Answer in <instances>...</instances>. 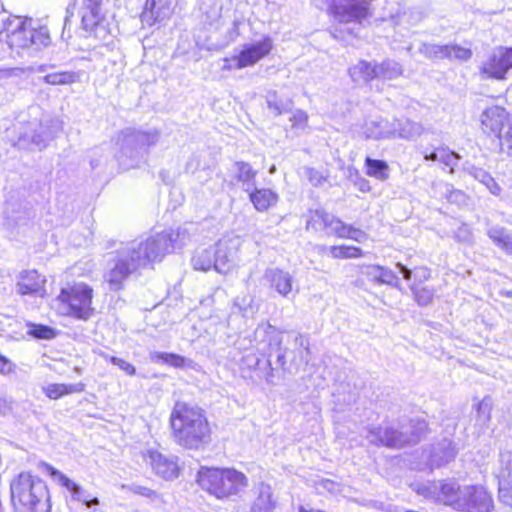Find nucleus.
<instances>
[{"instance_id": "15", "label": "nucleus", "mask_w": 512, "mask_h": 512, "mask_svg": "<svg viewBox=\"0 0 512 512\" xmlns=\"http://www.w3.org/2000/svg\"><path fill=\"white\" fill-rule=\"evenodd\" d=\"M395 124L382 116L367 117L360 125L358 135L362 139L382 140L393 138Z\"/></svg>"}, {"instance_id": "18", "label": "nucleus", "mask_w": 512, "mask_h": 512, "mask_svg": "<svg viewBox=\"0 0 512 512\" xmlns=\"http://www.w3.org/2000/svg\"><path fill=\"white\" fill-rule=\"evenodd\" d=\"M175 0H146L141 15L142 22L153 25L169 19L174 11Z\"/></svg>"}, {"instance_id": "47", "label": "nucleus", "mask_w": 512, "mask_h": 512, "mask_svg": "<svg viewBox=\"0 0 512 512\" xmlns=\"http://www.w3.org/2000/svg\"><path fill=\"white\" fill-rule=\"evenodd\" d=\"M29 333L38 339H51L55 336L54 330L44 325H33Z\"/></svg>"}, {"instance_id": "53", "label": "nucleus", "mask_w": 512, "mask_h": 512, "mask_svg": "<svg viewBox=\"0 0 512 512\" xmlns=\"http://www.w3.org/2000/svg\"><path fill=\"white\" fill-rule=\"evenodd\" d=\"M290 121L294 127L304 128L307 125L308 115L303 110H296L290 118Z\"/></svg>"}, {"instance_id": "58", "label": "nucleus", "mask_w": 512, "mask_h": 512, "mask_svg": "<svg viewBox=\"0 0 512 512\" xmlns=\"http://www.w3.org/2000/svg\"><path fill=\"white\" fill-rule=\"evenodd\" d=\"M504 142L507 145L509 153L512 154V121L508 123V128L504 134Z\"/></svg>"}, {"instance_id": "63", "label": "nucleus", "mask_w": 512, "mask_h": 512, "mask_svg": "<svg viewBox=\"0 0 512 512\" xmlns=\"http://www.w3.org/2000/svg\"><path fill=\"white\" fill-rule=\"evenodd\" d=\"M299 512H325V511L315 510V509H306L305 507L300 506Z\"/></svg>"}, {"instance_id": "24", "label": "nucleus", "mask_w": 512, "mask_h": 512, "mask_svg": "<svg viewBox=\"0 0 512 512\" xmlns=\"http://www.w3.org/2000/svg\"><path fill=\"white\" fill-rule=\"evenodd\" d=\"M247 193L249 194V199L254 208L259 212L267 211L269 207L276 204L278 201V195L270 189H257L254 186V188L247 191Z\"/></svg>"}, {"instance_id": "19", "label": "nucleus", "mask_w": 512, "mask_h": 512, "mask_svg": "<svg viewBox=\"0 0 512 512\" xmlns=\"http://www.w3.org/2000/svg\"><path fill=\"white\" fill-rule=\"evenodd\" d=\"M46 279L36 270L22 271L16 283L17 292L21 295H45Z\"/></svg>"}, {"instance_id": "16", "label": "nucleus", "mask_w": 512, "mask_h": 512, "mask_svg": "<svg viewBox=\"0 0 512 512\" xmlns=\"http://www.w3.org/2000/svg\"><path fill=\"white\" fill-rule=\"evenodd\" d=\"M263 279L271 289L284 298L289 299L298 293V288L294 289L293 276L286 270L278 267L267 268Z\"/></svg>"}, {"instance_id": "17", "label": "nucleus", "mask_w": 512, "mask_h": 512, "mask_svg": "<svg viewBox=\"0 0 512 512\" xmlns=\"http://www.w3.org/2000/svg\"><path fill=\"white\" fill-rule=\"evenodd\" d=\"M273 49V41L269 36H265L262 40L245 44L238 54V66H253L258 61L267 56Z\"/></svg>"}, {"instance_id": "52", "label": "nucleus", "mask_w": 512, "mask_h": 512, "mask_svg": "<svg viewBox=\"0 0 512 512\" xmlns=\"http://www.w3.org/2000/svg\"><path fill=\"white\" fill-rule=\"evenodd\" d=\"M109 360L111 361V363L118 366L127 375H129V376L135 375L136 369H135L134 365L127 362L126 360L118 358V357H114V356L109 357Z\"/></svg>"}, {"instance_id": "3", "label": "nucleus", "mask_w": 512, "mask_h": 512, "mask_svg": "<svg viewBox=\"0 0 512 512\" xmlns=\"http://www.w3.org/2000/svg\"><path fill=\"white\" fill-rule=\"evenodd\" d=\"M174 442L189 450H198L210 441V426L203 409L176 402L169 418Z\"/></svg>"}, {"instance_id": "1", "label": "nucleus", "mask_w": 512, "mask_h": 512, "mask_svg": "<svg viewBox=\"0 0 512 512\" xmlns=\"http://www.w3.org/2000/svg\"><path fill=\"white\" fill-rule=\"evenodd\" d=\"M190 238L186 226L148 237L144 241H133L117 252L112 268L105 275L112 290H119L123 281L138 268L150 262L160 261L175 248L184 246Z\"/></svg>"}, {"instance_id": "50", "label": "nucleus", "mask_w": 512, "mask_h": 512, "mask_svg": "<svg viewBox=\"0 0 512 512\" xmlns=\"http://www.w3.org/2000/svg\"><path fill=\"white\" fill-rule=\"evenodd\" d=\"M490 411V404L486 400H483L480 403H478L477 415L478 420L482 423V425H485L490 420Z\"/></svg>"}, {"instance_id": "44", "label": "nucleus", "mask_w": 512, "mask_h": 512, "mask_svg": "<svg viewBox=\"0 0 512 512\" xmlns=\"http://www.w3.org/2000/svg\"><path fill=\"white\" fill-rule=\"evenodd\" d=\"M435 157L438 159L437 161L450 167H453L460 158L457 153L450 151L447 148H438V154H436Z\"/></svg>"}, {"instance_id": "46", "label": "nucleus", "mask_w": 512, "mask_h": 512, "mask_svg": "<svg viewBox=\"0 0 512 512\" xmlns=\"http://www.w3.org/2000/svg\"><path fill=\"white\" fill-rule=\"evenodd\" d=\"M294 344L297 348L303 350L300 352L301 358L305 363H308V356L310 355L309 339L303 334H298L294 339Z\"/></svg>"}, {"instance_id": "11", "label": "nucleus", "mask_w": 512, "mask_h": 512, "mask_svg": "<svg viewBox=\"0 0 512 512\" xmlns=\"http://www.w3.org/2000/svg\"><path fill=\"white\" fill-rule=\"evenodd\" d=\"M241 245L242 239L235 234L225 235L215 244L213 248L217 272L227 273L230 270Z\"/></svg>"}, {"instance_id": "22", "label": "nucleus", "mask_w": 512, "mask_h": 512, "mask_svg": "<svg viewBox=\"0 0 512 512\" xmlns=\"http://www.w3.org/2000/svg\"><path fill=\"white\" fill-rule=\"evenodd\" d=\"M395 134L393 138H400L408 141L418 139L424 132V127L420 122L413 121L408 118L394 119Z\"/></svg>"}, {"instance_id": "10", "label": "nucleus", "mask_w": 512, "mask_h": 512, "mask_svg": "<svg viewBox=\"0 0 512 512\" xmlns=\"http://www.w3.org/2000/svg\"><path fill=\"white\" fill-rule=\"evenodd\" d=\"M79 6L82 28L89 36L106 42L110 36L104 16L101 14V0H75Z\"/></svg>"}, {"instance_id": "8", "label": "nucleus", "mask_w": 512, "mask_h": 512, "mask_svg": "<svg viewBox=\"0 0 512 512\" xmlns=\"http://www.w3.org/2000/svg\"><path fill=\"white\" fill-rule=\"evenodd\" d=\"M93 289L85 283H76L63 288L58 296L62 312L76 319L87 320L93 314L91 307Z\"/></svg>"}, {"instance_id": "21", "label": "nucleus", "mask_w": 512, "mask_h": 512, "mask_svg": "<svg viewBox=\"0 0 512 512\" xmlns=\"http://www.w3.org/2000/svg\"><path fill=\"white\" fill-rule=\"evenodd\" d=\"M43 466L45 467L46 471L50 474V476L53 477V479L59 485L65 487L72 493L73 499L81 501L84 505H86L89 508L100 503L97 497H94L92 499L82 498V489L78 484H76L74 481L69 479L66 475H64L51 465L44 463Z\"/></svg>"}, {"instance_id": "42", "label": "nucleus", "mask_w": 512, "mask_h": 512, "mask_svg": "<svg viewBox=\"0 0 512 512\" xmlns=\"http://www.w3.org/2000/svg\"><path fill=\"white\" fill-rule=\"evenodd\" d=\"M327 212L323 209L310 210L306 222V230H323Z\"/></svg>"}, {"instance_id": "4", "label": "nucleus", "mask_w": 512, "mask_h": 512, "mask_svg": "<svg viewBox=\"0 0 512 512\" xmlns=\"http://www.w3.org/2000/svg\"><path fill=\"white\" fill-rule=\"evenodd\" d=\"M10 495L15 512H51L48 487L38 476L18 474L10 482Z\"/></svg>"}, {"instance_id": "36", "label": "nucleus", "mask_w": 512, "mask_h": 512, "mask_svg": "<svg viewBox=\"0 0 512 512\" xmlns=\"http://www.w3.org/2000/svg\"><path fill=\"white\" fill-rule=\"evenodd\" d=\"M149 358L152 362H162L176 368L183 367L187 361L186 358L181 355L158 351L150 352Z\"/></svg>"}, {"instance_id": "64", "label": "nucleus", "mask_w": 512, "mask_h": 512, "mask_svg": "<svg viewBox=\"0 0 512 512\" xmlns=\"http://www.w3.org/2000/svg\"><path fill=\"white\" fill-rule=\"evenodd\" d=\"M46 68H47V65H40V66L37 68V71H38V72H44V71H46Z\"/></svg>"}, {"instance_id": "6", "label": "nucleus", "mask_w": 512, "mask_h": 512, "mask_svg": "<svg viewBox=\"0 0 512 512\" xmlns=\"http://www.w3.org/2000/svg\"><path fill=\"white\" fill-rule=\"evenodd\" d=\"M199 486L217 499H229L248 486L246 475L234 468L201 467L197 474Z\"/></svg>"}, {"instance_id": "35", "label": "nucleus", "mask_w": 512, "mask_h": 512, "mask_svg": "<svg viewBox=\"0 0 512 512\" xmlns=\"http://www.w3.org/2000/svg\"><path fill=\"white\" fill-rule=\"evenodd\" d=\"M43 81L50 85H68L79 81V74L73 71L54 72L45 75Z\"/></svg>"}, {"instance_id": "51", "label": "nucleus", "mask_w": 512, "mask_h": 512, "mask_svg": "<svg viewBox=\"0 0 512 512\" xmlns=\"http://www.w3.org/2000/svg\"><path fill=\"white\" fill-rule=\"evenodd\" d=\"M128 489L134 494L144 496L151 500H154L158 497V494L156 491H154L148 487H145V486L133 484V485L129 486Z\"/></svg>"}, {"instance_id": "45", "label": "nucleus", "mask_w": 512, "mask_h": 512, "mask_svg": "<svg viewBox=\"0 0 512 512\" xmlns=\"http://www.w3.org/2000/svg\"><path fill=\"white\" fill-rule=\"evenodd\" d=\"M379 284H387L396 288L400 287V280L397 275L388 268L381 267Z\"/></svg>"}, {"instance_id": "30", "label": "nucleus", "mask_w": 512, "mask_h": 512, "mask_svg": "<svg viewBox=\"0 0 512 512\" xmlns=\"http://www.w3.org/2000/svg\"><path fill=\"white\" fill-rule=\"evenodd\" d=\"M84 389V385L81 383L76 384H49L45 387H43L44 394L49 399H59L63 397L64 395L72 394V393H79L82 392Z\"/></svg>"}, {"instance_id": "34", "label": "nucleus", "mask_w": 512, "mask_h": 512, "mask_svg": "<svg viewBox=\"0 0 512 512\" xmlns=\"http://www.w3.org/2000/svg\"><path fill=\"white\" fill-rule=\"evenodd\" d=\"M266 103L268 109L275 117L280 116L283 113H287L292 109V101L281 99L275 91L267 93Z\"/></svg>"}, {"instance_id": "37", "label": "nucleus", "mask_w": 512, "mask_h": 512, "mask_svg": "<svg viewBox=\"0 0 512 512\" xmlns=\"http://www.w3.org/2000/svg\"><path fill=\"white\" fill-rule=\"evenodd\" d=\"M324 249L328 250L330 256L334 259H351L363 256V251L355 246H330Z\"/></svg>"}, {"instance_id": "32", "label": "nucleus", "mask_w": 512, "mask_h": 512, "mask_svg": "<svg viewBox=\"0 0 512 512\" xmlns=\"http://www.w3.org/2000/svg\"><path fill=\"white\" fill-rule=\"evenodd\" d=\"M487 235L497 247L512 255V236L504 228L499 226L490 227L487 230Z\"/></svg>"}, {"instance_id": "39", "label": "nucleus", "mask_w": 512, "mask_h": 512, "mask_svg": "<svg viewBox=\"0 0 512 512\" xmlns=\"http://www.w3.org/2000/svg\"><path fill=\"white\" fill-rule=\"evenodd\" d=\"M346 226L347 224L342 220L327 212L326 218H324L323 230L328 235H335L339 238H344V232L345 229H347Z\"/></svg>"}, {"instance_id": "7", "label": "nucleus", "mask_w": 512, "mask_h": 512, "mask_svg": "<svg viewBox=\"0 0 512 512\" xmlns=\"http://www.w3.org/2000/svg\"><path fill=\"white\" fill-rule=\"evenodd\" d=\"M160 138L157 129L139 130L127 128L121 132L120 152L117 155L119 163L126 169L139 165L147 154V148L155 145Z\"/></svg>"}, {"instance_id": "31", "label": "nucleus", "mask_w": 512, "mask_h": 512, "mask_svg": "<svg viewBox=\"0 0 512 512\" xmlns=\"http://www.w3.org/2000/svg\"><path fill=\"white\" fill-rule=\"evenodd\" d=\"M403 72L402 65L393 59H385L377 63V79L394 80L402 76Z\"/></svg>"}, {"instance_id": "28", "label": "nucleus", "mask_w": 512, "mask_h": 512, "mask_svg": "<svg viewBox=\"0 0 512 512\" xmlns=\"http://www.w3.org/2000/svg\"><path fill=\"white\" fill-rule=\"evenodd\" d=\"M457 455L455 446L451 441L444 440L433 449L431 454V465L440 467L452 461Z\"/></svg>"}, {"instance_id": "59", "label": "nucleus", "mask_w": 512, "mask_h": 512, "mask_svg": "<svg viewBox=\"0 0 512 512\" xmlns=\"http://www.w3.org/2000/svg\"><path fill=\"white\" fill-rule=\"evenodd\" d=\"M31 141L36 145V147L42 149L46 146L47 137H44L42 134H35L31 136Z\"/></svg>"}, {"instance_id": "5", "label": "nucleus", "mask_w": 512, "mask_h": 512, "mask_svg": "<svg viewBox=\"0 0 512 512\" xmlns=\"http://www.w3.org/2000/svg\"><path fill=\"white\" fill-rule=\"evenodd\" d=\"M426 431L425 420L417 418L408 424L369 426L365 437L373 445L400 449L418 443Z\"/></svg>"}, {"instance_id": "48", "label": "nucleus", "mask_w": 512, "mask_h": 512, "mask_svg": "<svg viewBox=\"0 0 512 512\" xmlns=\"http://www.w3.org/2000/svg\"><path fill=\"white\" fill-rule=\"evenodd\" d=\"M381 267L379 265H361L358 266L361 274L367 276L370 280L379 283Z\"/></svg>"}, {"instance_id": "60", "label": "nucleus", "mask_w": 512, "mask_h": 512, "mask_svg": "<svg viewBox=\"0 0 512 512\" xmlns=\"http://www.w3.org/2000/svg\"><path fill=\"white\" fill-rule=\"evenodd\" d=\"M13 364L7 358L0 355V372L9 373L12 371Z\"/></svg>"}, {"instance_id": "49", "label": "nucleus", "mask_w": 512, "mask_h": 512, "mask_svg": "<svg viewBox=\"0 0 512 512\" xmlns=\"http://www.w3.org/2000/svg\"><path fill=\"white\" fill-rule=\"evenodd\" d=\"M346 228L347 229H345L344 238L351 239L359 243L364 242L368 238L367 234L358 228H355L351 225H347Z\"/></svg>"}, {"instance_id": "13", "label": "nucleus", "mask_w": 512, "mask_h": 512, "mask_svg": "<svg viewBox=\"0 0 512 512\" xmlns=\"http://www.w3.org/2000/svg\"><path fill=\"white\" fill-rule=\"evenodd\" d=\"M144 459L151 466L154 473L165 480H173L179 476L180 466L176 456L165 455L156 450H148L144 454Z\"/></svg>"}, {"instance_id": "61", "label": "nucleus", "mask_w": 512, "mask_h": 512, "mask_svg": "<svg viewBox=\"0 0 512 512\" xmlns=\"http://www.w3.org/2000/svg\"><path fill=\"white\" fill-rule=\"evenodd\" d=\"M438 154V148L431 153H425L424 159L425 160H431V161H437L438 159L435 157V155Z\"/></svg>"}, {"instance_id": "29", "label": "nucleus", "mask_w": 512, "mask_h": 512, "mask_svg": "<svg viewBox=\"0 0 512 512\" xmlns=\"http://www.w3.org/2000/svg\"><path fill=\"white\" fill-rule=\"evenodd\" d=\"M498 497L499 500L512 508V468L507 467L498 476Z\"/></svg>"}, {"instance_id": "43", "label": "nucleus", "mask_w": 512, "mask_h": 512, "mask_svg": "<svg viewBox=\"0 0 512 512\" xmlns=\"http://www.w3.org/2000/svg\"><path fill=\"white\" fill-rule=\"evenodd\" d=\"M304 175L315 187L323 185L328 179V173H323L312 167H304Z\"/></svg>"}, {"instance_id": "2", "label": "nucleus", "mask_w": 512, "mask_h": 512, "mask_svg": "<svg viewBox=\"0 0 512 512\" xmlns=\"http://www.w3.org/2000/svg\"><path fill=\"white\" fill-rule=\"evenodd\" d=\"M411 487L426 498L462 512H490L494 507L491 494L482 485L461 486L454 480H448L414 483Z\"/></svg>"}, {"instance_id": "14", "label": "nucleus", "mask_w": 512, "mask_h": 512, "mask_svg": "<svg viewBox=\"0 0 512 512\" xmlns=\"http://www.w3.org/2000/svg\"><path fill=\"white\" fill-rule=\"evenodd\" d=\"M512 68V47L495 48L482 66V72L488 77L498 80L504 79L506 73Z\"/></svg>"}, {"instance_id": "54", "label": "nucleus", "mask_w": 512, "mask_h": 512, "mask_svg": "<svg viewBox=\"0 0 512 512\" xmlns=\"http://www.w3.org/2000/svg\"><path fill=\"white\" fill-rule=\"evenodd\" d=\"M253 302V298L250 295H244L243 297H236L234 300V305L239 308L240 311L247 312L251 307Z\"/></svg>"}, {"instance_id": "27", "label": "nucleus", "mask_w": 512, "mask_h": 512, "mask_svg": "<svg viewBox=\"0 0 512 512\" xmlns=\"http://www.w3.org/2000/svg\"><path fill=\"white\" fill-rule=\"evenodd\" d=\"M235 178L242 183V189L247 192L254 188L257 171L248 162L237 161L233 165Z\"/></svg>"}, {"instance_id": "40", "label": "nucleus", "mask_w": 512, "mask_h": 512, "mask_svg": "<svg viewBox=\"0 0 512 512\" xmlns=\"http://www.w3.org/2000/svg\"><path fill=\"white\" fill-rule=\"evenodd\" d=\"M396 267L399 269V272L402 274L405 280L410 281L413 279L414 283L416 281L422 282L430 277L429 270L424 267L416 268L414 271H412L400 262L396 264Z\"/></svg>"}, {"instance_id": "33", "label": "nucleus", "mask_w": 512, "mask_h": 512, "mask_svg": "<svg viewBox=\"0 0 512 512\" xmlns=\"http://www.w3.org/2000/svg\"><path fill=\"white\" fill-rule=\"evenodd\" d=\"M192 265L195 270L208 271L212 267L215 269L214 248H203L195 252L192 257Z\"/></svg>"}, {"instance_id": "62", "label": "nucleus", "mask_w": 512, "mask_h": 512, "mask_svg": "<svg viewBox=\"0 0 512 512\" xmlns=\"http://www.w3.org/2000/svg\"><path fill=\"white\" fill-rule=\"evenodd\" d=\"M322 483L326 489L330 491L334 490L335 483L333 481L326 479Z\"/></svg>"}, {"instance_id": "26", "label": "nucleus", "mask_w": 512, "mask_h": 512, "mask_svg": "<svg viewBox=\"0 0 512 512\" xmlns=\"http://www.w3.org/2000/svg\"><path fill=\"white\" fill-rule=\"evenodd\" d=\"M463 169L468 175L482 183L491 194L496 196L500 194L501 187L486 170L469 162L464 164Z\"/></svg>"}, {"instance_id": "57", "label": "nucleus", "mask_w": 512, "mask_h": 512, "mask_svg": "<svg viewBox=\"0 0 512 512\" xmlns=\"http://www.w3.org/2000/svg\"><path fill=\"white\" fill-rule=\"evenodd\" d=\"M456 237L459 241L469 242L471 240V232L466 225H463L458 229Z\"/></svg>"}, {"instance_id": "20", "label": "nucleus", "mask_w": 512, "mask_h": 512, "mask_svg": "<svg viewBox=\"0 0 512 512\" xmlns=\"http://www.w3.org/2000/svg\"><path fill=\"white\" fill-rule=\"evenodd\" d=\"M482 129L485 132L493 133L500 136L504 124L509 121L508 112L499 106H492L485 109L480 117Z\"/></svg>"}, {"instance_id": "41", "label": "nucleus", "mask_w": 512, "mask_h": 512, "mask_svg": "<svg viewBox=\"0 0 512 512\" xmlns=\"http://www.w3.org/2000/svg\"><path fill=\"white\" fill-rule=\"evenodd\" d=\"M411 290L414 294L415 300L420 306L429 305L435 294V290L433 288L428 286L418 287L416 283L411 285Z\"/></svg>"}, {"instance_id": "25", "label": "nucleus", "mask_w": 512, "mask_h": 512, "mask_svg": "<svg viewBox=\"0 0 512 512\" xmlns=\"http://www.w3.org/2000/svg\"><path fill=\"white\" fill-rule=\"evenodd\" d=\"M349 75L355 83H369L377 79V63L361 60L349 68Z\"/></svg>"}, {"instance_id": "55", "label": "nucleus", "mask_w": 512, "mask_h": 512, "mask_svg": "<svg viewBox=\"0 0 512 512\" xmlns=\"http://www.w3.org/2000/svg\"><path fill=\"white\" fill-rule=\"evenodd\" d=\"M239 56L224 59V70L243 69L245 66H238Z\"/></svg>"}, {"instance_id": "23", "label": "nucleus", "mask_w": 512, "mask_h": 512, "mask_svg": "<svg viewBox=\"0 0 512 512\" xmlns=\"http://www.w3.org/2000/svg\"><path fill=\"white\" fill-rule=\"evenodd\" d=\"M273 492L271 486L260 483L257 488V497L252 503L249 512H274L276 502L272 498Z\"/></svg>"}, {"instance_id": "56", "label": "nucleus", "mask_w": 512, "mask_h": 512, "mask_svg": "<svg viewBox=\"0 0 512 512\" xmlns=\"http://www.w3.org/2000/svg\"><path fill=\"white\" fill-rule=\"evenodd\" d=\"M23 71L24 69L21 68H2L0 69V81L13 76H18V72Z\"/></svg>"}, {"instance_id": "38", "label": "nucleus", "mask_w": 512, "mask_h": 512, "mask_svg": "<svg viewBox=\"0 0 512 512\" xmlns=\"http://www.w3.org/2000/svg\"><path fill=\"white\" fill-rule=\"evenodd\" d=\"M365 164L367 167V175L382 181L389 177V167L385 161L367 157Z\"/></svg>"}, {"instance_id": "9", "label": "nucleus", "mask_w": 512, "mask_h": 512, "mask_svg": "<svg viewBox=\"0 0 512 512\" xmlns=\"http://www.w3.org/2000/svg\"><path fill=\"white\" fill-rule=\"evenodd\" d=\"M13 23L6 29V42L11 49H25L33 47L39 50L50 43V36L45 28L34 29L20 19L16 20L15 27L10 30Z\"/></svg>"}, {"instance_id": "12", "label": "nucleus", "mask_w": 512, "mask_h": 512, "mask_svg": "<svg viewBox=\"0 0 512 512\" xmlns=\"http://www.w3.org/2000/svg\"><path fill=\"white\" fill-rule=\"evenodd\" d=\"M419 52L430 60H454L467 61L472 56L469 48L459 46L457 44L439 45L435 43H421Z\"/></svg>"}]
</instances>
